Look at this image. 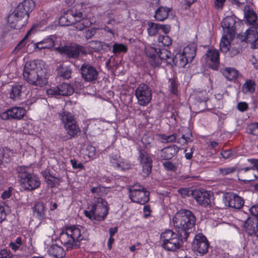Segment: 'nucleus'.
Wrapping results in <instances>:
<instances>
[{
    "label": "nucleus",
    "mask_w": 258,
    "mask_h": 258,
    "mask_svg": "<svg viewBox=\"0 0 258 258\" xmlns=\"http://www.w3.org/2000/svg\"><path fill=\"white\" fill-rule=\"evenodd\" d=\"M193 249L203 255L208 251L209 242L206 237L202 234H197L192 242Z\"/></svg>",
    "instance_id": "ddd939ff"
},
{
    "label": "nucleus",
    "mask_w": 258,
    "mask_h": 258,
    "mask_svg": "<svg viewBox=\"0 0 258 258\" xmlns=\"http://www.w3.org/2000/svg\"><path fill=\"white\" fill-rule=\"evenodd\" d=\"M245 17L247 22L252 26L251 27L258 28V22H256L257 17L253 11H248Z\"/></svg>",
    "instance_id": "4c0bfd02"
},
{
    "label": "nucleus",
    "mask_w": 258,
    "mask_h": 258,
    "mask_svg": "<svg viewBox=\"0 0 258 258\" xmlns=\"http://www.w3.org/2000/svg\"><path fill=\"white\" fill-rule=\"evenodd\" d=\"M242 226L249 235L258 237V220L257 219L248 217L245 221L242 222Z\"/></svg>",
    "instance_id": "6ab92c4d"
},
{
    "label": "nucleus",
    "mask_w": 258,
    "mask_h": 258,
    "mask_svg": "<svg viewBox=\"0 0 258 258\" xmlns=\"http://www.w3.org/2000/svg\"><path fill=\"white\" fill-rule=\"evenodd\" d=\"M247 132L254 136H258V123H250L247 128Z\"/></svg>",
    "instance_id": "5fc2aeb1"
},
{
    "label": "nucleus",
    "mask_w": 258,
    "mask_h": 258,
    "mask_svg": "<svg viewBox=\"0 0 258 258\" xmlns=\"http://www.w3.org/2000/svg\"><path fill=\"white\" fill-rule=\"evenodd\" d=\"M204 57L207 63L212 62L216 64L219 62V53L218 50L216 49H209L205 54Z\"/></svg>",
    "instance_id": "a878e982"
},
{
    "label": "nucleus",
    "mask_w": 258,
    "mask_h": 258,
    "mask_svg": "<svg viewBox=\"0 0 258 258\" xmlns=\"http://www.w3.org/2000/svg\"><path fill=\"white\" fill-rule=\"evenodd\" d=\"M236 171H238V169L235 166L220 168L219 169V174L222 176L230 175Z\"/></svg>",
    "instance_id": "c03bdc74"
},
{
    "label": "nucleus",
    "mask_w": 258,
    "mask_h": 258,
    "mask_svg": "<svg viewBox=\"0 0 258 258\" xmlns=\"http://www.w3.org/2000/svg\"><path fill=\"white\" fill-rule=\"evenodd\" d=\"M48 253L55 258H64L65 251L63 248L57 245H52L48 249Z\"/></svg>",
    "instance_id": "c756f323"
},
{
    "label": "nucleus",
    "mask_w": 258,
    "mask_h": 258,
    "mask_svg": "<svg viewBox=\"0 0 258 258\" xmlns=\"http://www.w3.org/2000/svg\"><path fill=\"white\" fill-rule=\"evenodd\" d=\"M255 83L251 80H247L242 86V90L245 93H253L255 91Z\"/></svg>",
    "instance_id": "ea45409f"
},
{
    "label": "nucleus",
    "mask_w": 258,
    "mask_h": 258,
    "mask_svg": "<svg viewBox=\"0 0 258 258\" xmlns=\"http://www.w3.org/2000/svg\"><path fill=\"white\" fill-rule=\"evenodd\" d=\"M60 118L69 136L67 139L75 137L80 132L74 117L70 112H62L60 115Z\"/></svg>",
    "instance_id": "0eeeda50"
},
{
    "label": "nucleus",
    "mask_w": 258,
    "mask_h": 258,
    "mask_svg": "<svg viewBox=\"0 0 258 258\" xmlns=\"http://www.w3.org/2000/svg\"><path fill=\"white\" fill-rule=\"evenodd\" d=\"M86 151L88 152L86 154L89 158H92L95 155V148L92 146L88 145L86 147Z\"/></svg>",
    "instance_id": "680f3d73"
},
{
    "label": "nucleus",
    "mask_w": 258,
    "mask_h": 258,
    "mask_svg": "<svg viewBox=\"0 0 258 258\" xmlns=\"http://www.w3.org/2000/svg\"><path fill=\"white\" fill-rule=\"evenodd\" d=\"M11 154L12 153L8 149L0 147V164L4 159H5L6 162H8Z\"/></svg>",
    "instance_id": "a18cd8bd"
},
{
    "label": "nucleus",
    "mask_w": 258,
    "mask_h": 258,
    "mask_svg": "<svg viewBox=\"0 0 258 258\" xmlns=\"http://www.w3.org/2000/svg\"><path fill=\"white\" fill-rule=\"evenodd\" d=\"M26 87L22 84H15L11 86L9 91L10 98L14 101L22 99V96L25 93Z\"/></svg>",
    "instance_id": "a211bd4d"
},
{
    "label": "nucleus",
    "mask_w": 258,
    "mask_h": 258,
    "mask_svg": "<svg viewBox=\"0 0 258 258\" xmlns=\"http://www.w3.org/2000/svg\"><path fill=\"white\" fill-rule=\"evenodd\" d=\"M22 244V238L21 237H18L15 241L10 242L9 244V246L12 250L16 251L20 248Z\"/></svg>",
    "instance_id": "3c124183"
},
{
    "label": "nucleus",
    "mask_w": 258,
    "mask_h": 258,
    "mask_svg": "<svg viewBox=\"0 0 258 258\" xmlns=\"http://www.w3.org/2000/svg\"><path fill=\"white\" fill-rule=\"evenodd\" d=\"M160 240L162 242V246L168 251H175L181 246V239L178 233H176L171 230H166L162 233Z\"/></svg>",
    "instance_id": "423d86ee"
},
{
    "label": "nucleus",
    "mask_w": 258,
    "mask_h": 258,
    "mask_svg": "<svg viewBox=\"0 0 258 258\" xmlns=\"http://www.w3.org/2000/svg\"><path fill=\"white\" fill-rule=\"evenodd\" d=\"M74 88L68 83H62L55 87L51 88L47 90L48 95L70 96L74 92Z\"/></svg>",
    "instance_id": "f8f14e48"
},
{
    "label": "nucleus",
    "mask_w": 258,
    "mask_h": 258,
    "mask_svg": "<svg viewBox=\"0 0 258 258\" xmlns=\"http://www.w3.org/2000/svg\"><path fill=\"white\" fill-rule=\"evenodd\" d=\"M256 29L257 28L250 27L245 31L244 35L240 36V39L242 41L251 43V48H253V43H255L258 35Z\"/></svg>",
    "instance_id": "5701e85b"
},
{
    "label": "nucleus",
    "mask_w": 258,
    "mask_h": 258,
    "mask_svg": "<svg viewBox=\"0 0 258 258\" xmlns=\"http://www.w3.org/2000/svg\"><path fill=\"white\" fill-rule=\"evenodd\" d=\"M159 24H156L154 23H151L149 26V28L148 29V32L150 36H155L158 33L159 30Z\"/></svg>",
    "instance_id": "8fccbe9b"
},
{
    "label": "nucleus",
    "mask_w": 258,
    "mask_h": 258,
    "mask_svg": "<svg viewBox=\"0 0 258 258\" xmlns=\"http://www.w3.org/2000/svg\"><path fill=\"white\" fill-rule=\"evenodd\" d=\"M0 258H12V254L6 249H1Z\"/></svg>",
    "instance_id": "e2e57ef3"
},
{
    "label": "nucleus",
    "mask_w": 258,
    "mask_h": 258,
    "mask_svg": "<svg viewBox=\"0 0 258 258\" xmlns=\"http://www.w3.org/2000/svg\"><path fill=\"white\" fill-rule=\"evenodd\" d=\"M230 43L228 38L226 36H223L220 43V50L222 52H227L229 50Z\"/></svg>",
    "instance_id": "a19ab883"
},
{
    "label": "nucleus",
    "mask_w": 258,
    "mask_h": 258,
    "mask_svg": "<svg viewBox=\"0 0 258 258\" xmlns=\"http://www.w3.org/2000/svg\"><path fill=\"white\" fill-rule=\"evenodd\" d=\"M89 43L92 46H93L94 44H96L97 46L95 47L96 49L103 50L105 51H107L110 49L109 45L102 41L97 40L91 41L89 42Z\"/></svg>",
    "instance_id": "79ce46f5"
},
{
    "label": "nucleus",
    "mask_w": 258,
    "mask_h": 258,
    "mask_svg": "<svg viewBox=\"0 0 258 258\" xmlns=\"http://www.w3.org/2000/svg\"><path fill=\"white\" fill-rule=\"evenodd\" d=\"M139 159L140 163L142 165L143 172L145 174L144 176H148L152 170V160L144 150L140 151Z\"/></svg>",
    "instance_id": "f3484780"
},
{
    "label": "nucleus",
    "mask_w": 258,
    "mask_h": 258,
    "mask_svg": "<svg viewBox=\"0 0 258 258\" xmlns=\"http://www.w3.org/2000/svg\"><path fill=\"white\" fill-rule=\"evenodd\" d=\"M223 75L229 80L232 81L237 78L238 71L233 68H227L222 71Z\"/></svg>",
    "instance_id": "473e14b6"
},
{
    "label": "nucleus",
    "mask_w": 258,
    "mask_h": 258,
    "mask_svg": "<svg viewBox=\"0 0 258 258\" xmlns=\"http://www.w3.org/2000/svg\"><path fill=\"white\" fill-rule=\"evenodd\" d=\"M196 46L195 43H191L183 48L182 54L191 62L196 55Z\"/></svg>",
    "instance_id": "cd10ccee"
},
{
    "label": "nucleus",
    "mask_w": 258,
    "mask_h": 258,
    "mask_svg": "<svg viewBox=\"0 0 258 258\" xmlns=\"http://www.w3.org/2000/svg\"><path fill=\"white\" fill-rule=\"evenodd\" d=\"M45 181L50 187H54L56 183L59 184L58 179L51 175L49 176L48 178Z\"/></svg>",
    "instance_id": "13d9d810"
},
{
    "label": "nucleus",
    "mask_w": 258,
    "mask_h": 258,
    "mask_svg": "<svg viewBox=\"0 0 258 258\" xmlns=\"http://www.w3.org/2000/svg\"><path fill=\"white\" fill-rule=\"evenodd\" d=\"M7 21L10 27L16 29H20L26 22L14 11L8 16Z\"/></svg>",
    "instance_id": "4be33fe9"
},
{
    "label": "nucleus",
    "mask_w": 258,
    "mask_h": 258,
    "mask_svg": "<svg viewBox=\"0 0 258 258\" xmlns=\"http://www.w3.org/2000/svg\"><path fill=\"white\" fill-rule=\"evenodd\" d=\"M170 9L165 7H160L155 12L154 17L157 21H163L167 18Z\"/></svg>",
    "instance_id": "c85d7f7f"
},
{
    "label": "nucleus",
    "mask_w": 258,
    "mask_h": 258,
    "mask_svg": "<svg viewBox=\"0 0 258 258\" xmlns=\"http://www.w3.org/2000/svg\"><path fill=\"white\" fill-rule=\"evenodd\" d=\"M158 41L166 46L170 45L172 43L171 39L167 35L159 36L158 38Z\"/></svg>",
    "instance_id": "6e6d98bb"
},
{
    "label": "nucleus",
    "mask_w": 258,
    "mask_h": 258,
    "mask_svg": "<svg viewBox=\"0 0 258 258\" xmlns=\"http://www.w3.org/2000/svg\"><path fill=\"white\" fill-rule=\"evenodd\" d=\"M178 150V147L175 145L165 147L161 150V156L164 160L171 159L177 153Z\"/></svg>",
    "instance_id": "393cba45"
},
{
    "label": "nucleus",
    "mask_w": 258,
    "mask_h": 258,
    "mask_svg": "<svg viewBox=\"0 0 258 258\" xmlns=\"http://www.w3.org/2000/svg\"><path fill=\"white\" fill-rule=\"evenodd\" d=\"M193 198L200 205L207 207H211L212 197L207 191L195 189Z\"/></svg>",
    "instance_id": "dca6fc26"
},
{
    "label": "nucleus",
    "mask_w": 258,
    "mask_h": 258,
    "mask_svg": "<svg viewBox=\"0 0 258 258\" xmlns=\"http://www.w3.org/2000/svg\"><path fill=\"white\" fill-rule=\"evenodd\" d=\"M70 13L73 17V20L75 21V23L80 22L83 19H86V17H87V16L84 14L83 12L78 11L75 8H73L70 11Z\"/></svg>",
    "instance_id": "c9c22d12"
},
{
    "label": "nucleus",
    "mask_w": 258,
    "mask_h": 258,
    "mask_svg": "<svg viewBox=\"0 0 258 258\" xmlns=\"http://www.w3.org/2000/svg\"><path fill=\"white\" fill-rule=\"evenodd\" d=\"M127 51V47L122 43H115L112 46V51L114 54L126 52Z\"/></svg>",
    "instance_id": "37998d69"
},
{
    "label": "nucleus",
    "mask_w": 258,
    "mask_h": 258,
    "mask_svg": "<svg viewBox=\"0 0 258 258\" xmlns=\"http://www.w3.org/2000/svg\"><path fill=\"white\" fill-rule=\"evenodd\" d=\"M130 197L135 203L144 205L149 200V192L146 189L140 191H131Z\"/></svg>",
    "instance_id": "aec40b11"
},
{
    "label": "nucleus",
    "mask_w": 258,
    "mask_h": 258,
    "mask_svg": "<svg viewBox=\"0 0 258 258\" xmlns=\"http://www.w3.org/2000/svg\"><path fill=\"white\" fill-rule=\"evenodd\" d=\"M107 202L103 199L98 198L94 204L88 208V211H84V214L90 219L103 220L107 215Z\"/></svg>",
    "instance_id": "39448f33"
},
{
    "label": "nucleus",
    "mask_w": 258,
    "mask_h": 258,
    "mask_svg": "<svg viewBox=\"0 0 258 258\" xmlns=\"http://www.w3.org/2000/svg\"><path fill=\"white\" fill-rule=\"evenodd\" d=\"M239 169H238L237 175L241 177V178L240 179L241 180L250 181L256 180V176L254 173L252 172V170H249L245 173L240 174L239 173Z\"/></svg>",
    "instance_id": "58836bf2"
},
{
    "label": "nucleus",
    "mask_w": 258,
    "mask_h": 258,
    "mask_svg": "<svg viewBox=\"0 0 258 258\" xmlns=\"http://www.w3.org/2000/svg\"><path fill=\"white\" fill-rule=\"evenodd\" d=\"M55 50L69 58H77L79 57L80 53L83 54L86 53L85 48L77 44L58 47L55 48Z\"/></svg>",
    "instance_id": "1a4fd4ad"
},
{
    "label": "nucleus",
    "mask_w": 258,
    "mask_h": 258,
    "mask_svg": "<svg viewBox=\"0 0 258 258\" xmlns=\"http://www.w3.org/2000/svg\"><path fill=\"white\" fill-rule=\"evenodd\" d=\"M196 221V217L188 210L180 211L173 218L174 225L177 229L182 241H187L190 234L189 230L194 226Z\"/></svg>",
    "instance_id": "7ed1b4c3"
},
{
    "label": "nucleus",
    "mask_w": 258,
    "mask_h": 258,
    "mask_svg": "<svg viewBox=\"0 0 258 258\" xmlns=\"http://www.w3.org/2000/svg\"><path fill=\"white\" fill-rule=\"evenodd\" d=\"M80 70L82 77L87 82H93L98 78L99 72L97 69L90 63H83Z\"/></svg>",
    "instance_id": "9d476101"
},
{
    "label": "nucleus",
    "mask_w": 258,
    "mask_h": 258,
    "mask_svg": "<svg viewBox=\"0 0 258 258\" xmlns=\"http://www.w3.org/2000/svg\"><path fill=\"white\" fill-rule=\"evenodd\" d=\"M35 8L34 2L32 0H24L20 3L13 11L20 18L26 21L29 16V13Z\"/></svg>",
    "instance_id": "9b49d317"
},
{
    "label": "nucleus",
    "mask_w": 258,
    "mask_h": 258,
    "mask_svg": "<svg viewBox=\"0 0 258 258\" xmlns=\"http://www.w3.org/2000/svg\"><path fill=\"white\" fill-rule=\"evenodd\" d=\"M26 114L25 109L22 107H13L9 108L2 114V118L3 119H22Z\"/></svg>",
    "instance_id": "2eb2a0df"
},
{
    "label": "nucleus",
    "mask_w": 258,
    "mask_h": 258,
    "mask_svg": "<svg viewBox=\"0 0 258 258\" xmlns=\"http://www.w3.org/2000/svg\"><path fill=\"white\" fill-rule=\"evenodd\" d=\"M75 24V28L77 30L81 31L90 26L91 24V22L87 19H83L81 22H76Z\"/></svg>",
    "instance_id": "49530a36"
},
{
    "label": "nucleus",
    "mask_w": 258,
    "mask_h": 258,
    "mask_svg": "<svg viewBox=\"0 0 258 258\" xmlns=\"http://www.w3.org/2000/svg\"><path fill=\"white\" fill-rule=\"evenodd\" d=\"M225 205L229 207L240 209L244 205L243 199L233 193H226L224 196Z\"/></svg>",
    "instance_id": "4468645a"
},
{
    "label": "nucleus",
    "mask_w": 258,
    "mask_h": 258,
    "mask_svg": "<svg viewBox=\"0 0 258 258\" xmlns=\"http://www.w3.org/2000/svg\"><path fill=\"white\" fill-rule=\"evenodd\" d=\"M58 23L60 25L66 26L75 24V21L73 20V17L71 16L70 11H69L67 14L60 17Z\"/></svg>",
    "instance_id": "2f4dec72"
},
{
    "label": "nucleus",
    "mask_w": 258,
    "mask_h": 258,
    "mask_svg": "<svg viewBox=\"0 0 258 258\" xmlns=\"http://www.w3.org/2000/svg\"><path fill=\"white\" fill-rule=\"evenodd\" d=\"M23 77L33 86L39 87L45 86L48 77L44 62L38 59L27 62L24 68Z\"/></svg>",
    "instance_id": "f257e3e1"
},
{
    "label": "nucleus",
    "mask_w": 258,
    "mask_h": 258,
    "mask_svg": "<svg viewBox=\"0 0 258 258\" xmlns=\"http://www.w3.org/2000/svg\"><path fill=\"white\" fill-rule=\"evenodd\" d=\"M194 190H191L188 188H181L178 189V192L183 197H185V196H194Z\"/></svg>",
    "instance_id": "bf43d9fd"
},
{
    "label": "nucleus",
    "mask_w": 258,
    "mask_h": 258,
    "mask_svg": "<svg viewBox=\"0 0 258 258\" xmlns=\"http://www.w3.org/2000/svg\"><path fill=\"white\" fill-rule=\"evenodd\" d=\"M98 28L94 27L90 29H88L85 32V37L87 39H91L96 33Z\"/></svg>",
    "instance_id": "052dcab7"
},
{
    "label": "nucleus",
    "mask_w": 258,
    "mask_h": 258,
    "mask_svg": "<svg viewBox=\"0 0 258 258\" xmlns=\"http://www.w3.org/2000/svg\"><path fill=\"white\" fill-rule=\"evenodd\" d=\"M159 49L155 47L149 46L146 50V54L148 58L156 55H159Z\"/></svg>",
    "instance_id": "864d4df0"
},
{
    "label": "nucleus",
    "mask_w": 258,
    "mask_h": 258,
    "mask_svg": "<svg viewBox=\"0 0 258 258\" xmlns=\"http://www.w3.org/2000/svg\"><path fill=\"white\" fill-rule=\"evenodd\" d=\"M145 189L142 185L140 184L136 183L133 185L132 186H131L128 188L129 192L131 193V191H135L136 190L137 191H140L141 190H143Z\"/></svg>",
    "instance_id": "69168bd1"
},
{
    "label": "nucleus",
    "mask_w": 258,
    "mask_h": 258,
    "mask_svg": "<svg viewBox=\"0 0 258 258\" xmlns=\"http://www.w3.org/2000/svg\"><path fill=\"white\" fill-rule=\"evenodd\" d=\"M32 31V29H31L27 32L23 39L15 47V49L13 50L14 52L17 53L20 49H21L25 45L26 40L28 38Z\"/></svg>",
    "instance_id": "de8ad7c7"
},
{
    "label": "nucleus",
    "mask_w": 258,
    "mask_h": 258,
    "mask_svg": "<svg viewBox=\"0 0 258 258\" xmlns=\"http://www.w3.org/2000/svg\"><path fill=\"white\" fill-rule=\"evenodd\" d=\"M112 163L114 167L117 168H121L122 169L125 170L130 168V164L127 162L120 161V162H116L115 160H113L112 161Z\"/></svg>",
    "instance_id": "603ef678"
},
{
    "label": "nucleus",
    "mask_w": 258,
    "mask_h": 258,
    "mask_svg": "<svg viewBox=\"0 0 258 258\" xmlns=\"http://www.w3.org/2000/svg\"><path fill=\"white\" fill-rule=\"evenodd\" d=\"M235 23V20L231 17H227L222 21L221 25L223 30L230 38L234 36Z\"/></svg>",
    "instance_id": "412c9836"
},
{
    "label": "nucleus",
    "mask_w": 258,
    "mask_h": 258,
    "mask_svg": "<svg viewBox=\"0 0 258 258\" xmlns=\"http://www.w3.org/2000/svg\"><path fill=\"white\" fill-rule=\"evenodd\" d=\"M148 59L150 64L154 67H159L161 63L159 55L149 57Z\"/></svg>",
    "instance_id": "4d7b16f0"
},
{
    "label": "nucleus",
    "mask_w": 258,
    "mask_h": 258,
    "mask_svg": "<svg viewBox=\"0 0 258 258\" xmlns=\"http://www.w3.org/2000/svg\"><path fill=\"white\" fill-rule=\"evenodd\" d=\"M204 94H207L206 91L199 93L196 96L197 103H199V105H202V107L200 108V111H203L207 108L206 102L208 98L206 96H204Z\"/></svg>",
    "instance_id": "e433bc0d"
},
{
    "label": "nucleus",
    "mask_w": 258,
    "mask_h": 258,
    "mask_svg": "<svg viewBox=\"0 0 258 258\" xmlns=\"http://www.w3.org/2000/svg\"><path fill=\"white\" fill-rule=\"evenodd\" d=\"M188 62V60L182 53H177L172 59V63L179 68L184 67Z\"/></svg>",
    "instance_id": "7c9ffc66"
},
{
    "label": "nucleus",
    "mask_w": 258,
    "mask_h": 258,
    "mask_svg": "<svg viewBox=\"0 0 258 258\" xmlns=\"http://www.w3.org/2000/svg\"><path fill=\"white\" fill-rule=\"evenodd\" d=\"M159 56L161 59V62L162 60H166L168 63H172V59L173 58V55L171 52L169 51L166 49L163 48L159 49Z\"/></svg>",
    "instance_id": "f704fd0d"
},
{
    "label": "nucleus",
    "mask_w": 258,
    "mask_h": 258,
    "mask_svg": "<svg viewBox=\"0 0 258 258\" xmlns=\"http://www.w3.org/2000/svg\"><path fill=\"white\" fill-rule=\"evenodd\" d=\"M29 169L27 166H21L16 168V171L21 186L30 191L37 188L40 186V181L36 175L28 172Z\"/></svg>",
    "instance_id": "20e7f679"
},
{
    "label": "nucleus",
    "mask_w": 258,
    "mask_h": 258,
    "mask_svg": "<svg viewBox=\"0 0 258 258\" xmlns=\"http://www.w3.org/2000/svg\"><path fill=\"white\" fill-rule=\"evenodd\" d=\"M88 239V234L85 229L76 226L66 227L59 235L61 243L68 249L79 248L80 241Z\"/></svg>",
    "instance_id": "f03ea898"
},
{
    "label": "nucleus",
    "mask_w": 258,
    "mask_h": 258,
    "mask_svg": "<svg viewBox=\"0 0 258 258\" xmlns=\"http://www.w3.org/2000/svg\"><path fill=\"white\" fill-rule=\"evenodd\" d=\"M163 165L164 168L168 170H174L176 169L175 166L170 161H166Z\"/></svg>",
    "instance_id": "338daca9"
},
{
    "label": "nucleus",
    "mask_w": 258,
    "mask_h": 258,
    "mask_svg": "<svg viewBox=\"0 0 258 258\" xmlns=\"http://www.w3.org/2000/svg\"><path fill=\"white\" fill-rule=\"evenodd\" d=\"M54 46V41L52 38H48L34 44V49L37 51L42 49H51Z\"/></svg>",
    "instance_id": "b1692460"
},
{
    "label": "nucleus",
    "mask_w": 258,
    "mask_h": 258,
    "mask_svg": "<svg viewBox=\"0 0 258 258\" xmlns=\"http://www.w3.org/2000/svg\"><path fill=\"white\" fill-rule=\"evenodd\" d=\"M257 159H249L247 161L250 162L253 166L250 167H245L244 168H240L239 169V173L240 174L245 173L247 171L255 170V165Z\"/></svg>",
    "instance_id": "09e8293b"
},
{
    "label": "nucleus",
    "mask_w": 258,
    "mask_h": 258,
    "mask_svg": "<svg viewBox=\"0 0 258 258\" xmlns=\"http://www.w3.org/2000/svg\"><path fill=\"white\" fill-rule=\"evenodd\" d=\"M72 71L69 69H66L60 72V76L65 79H68L71 77Z\"/></svg>",
    "instance_id": "0e129e2a"
},
{
    "label": "nucleus",
    "mask_w": 258,
    "mask_h": 258,
    "mask_svg": "<svg viewBox=\"0 0 258 258\" xmlns=\"http://www.w3.org/2000/svg\"><path fill=\"white\" fill-rule=\"evenodd\" d=\"M33 209L34 215L39 220H42L45 217L46 208L43 203L41 202L36 203Z\"/></svg>",
    "instance_id": "bb28decb"
},
{
    "label": "nucleus",
    "mask_w": 258,
    "mask_h": 258,
    "mask_svg": "<svg viewBox=\"0 0 258 258\" xmlns=\"http://www.w3.org/2000/svg\"><path fill=\"white\" fill-rule=\"evenodd\" d=\"M118 23L115 20H108L105 25L102 29L106 32L114 35L115 31L117 30Z\"/></svg>",
    "instance_id": "72a5a7b5"
},
{
    "label": "nucleus",
    "mask_w": 258,
    "mask_h": 258,
    "mask_svg": "<svg viewBox=\"0 0 258 258\" xmlns=\"http://www.w3.org/2000/svg\"><path fill=\"white\" fill-rule=\"evenodd\" d=\"M249 211L252 215L258 218V204L252 206Z\"/></svg>",
    "instance_id": "774afa93"
},
{
    "label": "nucleus",
    "mask_w": 258,
    "mask_h": 258,
    "mask_svg": "<svg viewBox=\"0 0 258 258\" xmlns=\"http://www.w3.org/2000/svg\"><path fill=\"white\" fill-rule=\"evenodd\" d=\"M135 96L139 105L146 106L152 99V91L150 87L145 84H141L135 90Z\"/></svg>",
    "instance_id": "6e6552de"
}]
</instances>
